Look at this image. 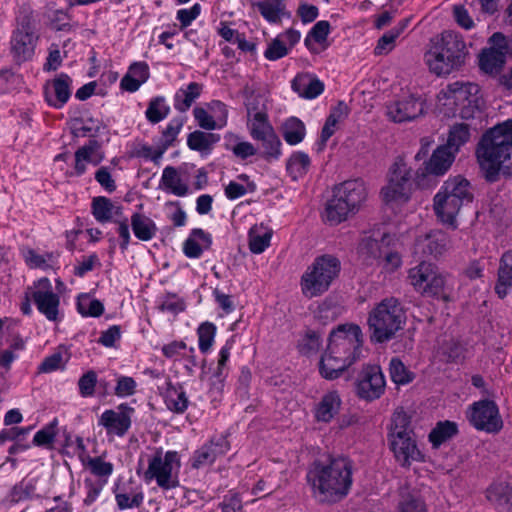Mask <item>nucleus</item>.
I'll list each match as a JSON object with an SVG mask.
<instances>
[{
  "label": "nucleus",
  "instance_id": "f257e3e1",
  "mask_svg": "<svg viewBox=\"0 0 512 512\" xmlns=\"http://www.w3.org/2000/svg\"><path fill=\"white\" fill-rule=\"evenodd\" d=\"M354 462L345 455L317 459L309 467L306 480L312 496L320 504H336L344 500L353 485Z\"/></svg>",
  "mask_w": 512,
  "mask_h": 512
},
{
  "label": "nucleus",
  "instance_id": "f03ea898",
  "mask_svg": "<svg viewBox=\"0 0 512 512\" xmlns=\"http://www.w3.org/2000/svg\"><path fill=\"white\" fill-rule=\"evenodd\" d=\"M363 334L357 324H340L328 337V345L322 353L318 370L322 378L336 380L362 357Z\"/></svg>",
  "mask_w": 512,
  "mask_h": 512
},
{
  "label": "nucleus",
  "instance_id": "7ed1b4c3",
  "mask_svg": "<svg viewBox=\"0 0 512 512\" xmlns=\"http://www.w3.org/2000/svg\"><path fill=\"white\" fill-rule=\"evenodd\" d=\"M476 156L488 182L499 178L500 170L512 175V119L488 129L481 137Z\"/></svg>",
  "mask_w": 512,
  "mask_h": 512
},
{
  "label": "nucleus",
  "instance_id": "20e7f679",
  "mask_svg": "<svg viewBox=\"0 0 512 512\" xmlns=\"http://www.w3.org/2000/svg\"><path fill=\"white\" fill-rule=\"evenodd\" d=\"M406 319V310L398 298L382 299L368 314L371 342L386 343L392 340L397 332L404 329Z\"/></svg>",
  "mask_w": 512,
  "mask_h": 512
},
{
  "label": "nucleus",
  "instance_id": "39448f33",
  "mask_svg": "<svg viewBox=\"0 0 512 512\" xmlns=\"http://www.w3.org/2000/svg\"><path fill=\"white\" fill-rule=\"evenodd\" d=\"M468 50L461 34L455 31H443L440 39L425 55L431 72L437 76L450 74L465 63Z\"/></svg>",
  "mask_w": 512,
  "mask_h": 512
},
{
  "label": "nucleus",
  "instance_id": "423d86ee",
  "mask_svg": "<svg viewBox=\"0 0 512 512\" xmlns=\"http://www.w3.org/2000/svg\"><path fill=\"white\" fill-rule=\"evenodd\" d=\"M474 198L470 182L461 175L447 179L434 196V211L447 224H453L461 207Z\"/></svg>",
  "mask_w": 512,
  "mask_h": 512
},
{
  "label": "nucleus",
  "instance_id": "0eeeda50",
  "mask_svg": "<svg viewBox=\"0 0 512 512\" xmlns=\"http://www.w3.org/2000/svg\"><path fill=\"white\" fill-rule=\"evenodd\" d=\"M342 270L340 259L333 254H322L313 260L301 276L303 295L309 299L326 293L339 278Z\"/></svg>",
  "mask_w": 512,
  "mask_h": 512
},
{
  "label": "nucleus",
  "instance_id": "6e6552de",
  "mask_svg": "<svg viewBox=\"0 0 512 512\" xmlns=\"http://www.w3.org/2000/svg\"><path fill=\"white\" fill-rule=\"evenodd\" d=\"M366 188L362 179L347 180L335 186L333 197L325 206V218L331 225L345 221L350 213H355L366 199Z\"/></svg>",
  "mask_w": 512,
  "mask_h": 512
},
{
  "label": "nucleus",
  "instance_id": "1a4fd4ad",
  "mask_svg": "<svg viewBox=\"0 0 512 512\" xmlns=\"http://www.w3.org/2000/svg\"><path fill=\"white\" fill-rule=\"evenodd\" d=\"M425 172L417 170L413 176V169L408 166L404 158L396 157L387 173V185L381 189V196L386 204L392 202H408L414 186L419 185V177Z\"/></svg>",
  "mask_w": 512,
  "mask_h": 512
},
{
  "label": "nucleus",
  "instance_id": "9d476101",
  "mask_svg": "<svg viewBox=\"0 0 512 512\" xmlns=\"http://www.w3.org/2000/svg\"><path fill=\"white\" fill-rule=\"evenodd\" d=\"M247 113L253 116L249 126L250 135L254 140L262 143L263 150L259 153L260 157L267 162L278 160L282 155V143L269 122L268 114L258 110L255 105L248 106Z\"/></svg>",
  "mask_w": 512,
  "mask_h": 512
},
{
  "label": "nucleus",
  "instance_id": "9b49d317",
  "mask_svg": "<svg viewBox=\"0 0 512 512\" xmlns=\"http://www.w3.org/2000/svg\"><path fill=\"white\" fill-rule=\"evenodd\" d=\"M408 279L414 289L423 295L444 301L449 300L445 292V277L435 264L421 261L417 266L409 269Z\"/></svg>",
  "mask_w": 512,
  "mask_h": 512
},
{
  "label": "nucleus",
  "instance_id": "f8f14e48",
  "mask_svg": "<svg viewBox=\"0 0 512 512\" xmlns=\"http://www.w3.org/2000/svg\"><path fill=\"white\" fill-rule=\"evenodd\" d=\"M488 44L478 55V65L485 74L499 77L506 63V56H510L512 37L495 32L489 37Z\"/></svg>",
  "mask_w": 512,
  "mask_h": 512
},
{
  "label": "nucleus",
  "instance_id": "ddd939ff",
  "mask_svg": "<svg viewBox=\"0 0 512 512\" xmlns=\"http://www.w3.org/2000/svg\"><path fill=\"white\" fill-rule=\"evenodd\" d=\"M180 467L181 461L177 451H167L162 457V451L157 450L149 460L144 479L147 482L155 479L157 485L164 490L173 489L179 486V480L177 477L172 478V473L174 468L178 471Z\"/></svg>",
  "mask_w": 512,
  "mask_h": 512
},
{
  "label": "nucleus",
  "instance_id": "4468645a",
  "mask_svg": "<svg viewBox=\"0 0 512 512\" xmlns=\"http://www.w3.org/2000/svg\"><path fill=\"white\" fill-rule=\"evenodd\" d=\"M466 419L477 431L497 434L503 428L499 407L494 400L481 399L473 402L466 410Z\"/></svg>",
  "mask_w": 512,
  "mask_h": 512
},
{
  "label": "nucleus",
  "instance_id": "2eb2a0df",
  "mask_svg": "<svg viewBox=\"0 0 512 512\" xmlns=\"http://www.w3.org/2000/svg\"><path fill=\"white\" fill-rule=\"evenodd\" d=\"M386 389V380L377 364H364L355 379V393L367 402L379 399Z\"/></svg>",
  "mask_w": 512,
  "mask_h": 512
},
{
  "label": "nucleus",
  "instance_id": "dca6fc26",
  "mask_svg": "<svg viewBox=\"0 0 512 512\" xmlns=\"http://www.w3.org/2000/svg\"><path fill=\"white\" fill-rule=\"evenodd\" d=\"M480 87L475 83L453 82L447 85L444 96L460 110L462 118L468 119L479 109L481 97Z\"/></svg>",
  "mask_w": 512,
  "mask_h": 512
},
{
  "label": "nucleus",
  "instance_id": "f3484780",
  "mask_svg": "<svg viewBox=\"0 0 512 512\" xmlns=\"http://www.w3.org/2000/svg\"><path fill=\"white\" fill-rule=\"evenodd\" d=\"M413 434H400V432H389L388 441L395 459L403 468H409L413 461L423 462L424 455L417 447Z\"/></svg>",
  "mask_w": 512,
  "mask_h": 512
},
{
  "label": "nucleus",
  "instance_id": "a211bd4d",
  "mask_svg": "<svg viewBox=\"0 0 512 512\" xmlns=\"http://www.w3.org/2000/svg\"><path fill=\"white\" fill-rule=\"evenodd\" d=\"M426 101L421 96H403L386 106L387 116L395 123L413 121L424 114Z\"/></svg>",
  "mask_w": 512,
  "mask_h": 512
},
{
  "label": "nucleus",
  "instance_id": "6ab92c4d",
  "mask_svg": "<svg viewBox=\"0 0 512 512\" xmlns=\"http://www.w3.org/2000/svg\"><path fill=\"white\" fill-rule=\"evenodd\" d=\"M451 239L447 232L435 229L418 236L414 243V254L434 259L444 255L450 248Z\"/></svg>",
  "mask_w": 512,
  "mask_h": 512
},
{
  "label": "nucleus",
  "instance_id": "aec40b11",
  "mask_svg": "<svg viewBox=\"0 0 512 512\" xmlns=\"http://www.w3.org/2000/svg\"><path fill=\"white\" fill-rule=\"evenodd\" d=\"M72 82V78L63 72L53 80L47 81L43 88V94L48 106L54 109L63 108L71 97Z\"/></svg>",
  "mask_w": 512,
  "mask_h": 512
},
{
  "label": "nucleus",
  "instance_id": "412c9836",
  "mask_svg": "<svg viewBox=\"0 0 512 512\" xmlns=\"http://www.w3.org/2000/svg\"><path fill=\"white\" fill-rule=\"evenodd\" d=\"M37 37L29 19H23L20 28H17L12 35L11 51L18 61H26L34 54Z\"/></svg>",
  "mask_w": 512,
  "mask_h": 512
},
{
  "label": "nucleus",
  "instance_id": "4be33fe9",
  "mask_svg": "<svg viewBox=\"0 0 512 512\" xmlns=\"http://www.w3.org/2000/svg\"><path fill=\"white\" fill-rule=\"evenodd\" d=\"M120 412H115L112 409L105 410L99 418L98 424L103 426L108 434H115L123 437L131 427V414L134 408L126 403L118 406Z\"/></svg>",
  "mask_w": 512,
  "mask_h": 512
},
{
  "label": "nucleus",
  "instance_id": "5701e85b",
  "mask_svg": "<svg viewBox=\"0 0 512 512\" xmlns=\"http://www.w3.org/2000/svg\"><path fill=\"white\" fill-rule=\"evenodd\" d=\"M230 450V444L226 437L212 438L195 450L191 458V467L200 469L212 465L218 457L224 456Z\"/></svg>",
  "mask_w": 512,
  "mask_h": 512
},
{
  "label": "nucleus",
  "instance_id": "b1692460",
  "mask_svg": "<svg viewBox=\"0 0 512 512\" xmlns=\"http://www.w3.org/2000/svg\"><path fill=\"white\" fill-rule=\"evenodd\" d=\"M485 495L497 512H512V485L509 482H492L486 489Z\"/></svg>",
  "mask_w": 512,
  "mask_h": 512
},
{
  "label": "nucleus",
  "instance_id": "393cba45",
  "mask_svg": "<svg viewBox=\"0 0 512 512\" xmlns=\"http://www.w3.org/2000/svg\"><path fill=\"white\" fill-rule=\"evenodd\" d=\"M211 246V234L201 228H194L183 243V253L188 258L198 259L202 256L203 250H208Z\"/></svg>",
  "mask_w": 512,
  "mask_h": 512
},
{
  "label": "nucleus",
  "instance_id": "a878e982",
  "mask_svg": "<svg viewBox=\"0 0 512 512\" xmlns=\"http://www.w3.org/2000/svg\"><path fill=\"white\" fill-rule=\"evenodd\" d=\"M455 153L446 145L439 146L433 151L429 161L425 162V174L444 175L454 162Z\"/></svg>",
  "mask_w": 512,
  "mask_h": 512
},
{
  "label": "nucleus",
  "instance_id": "bb28decb",
  "mask_svg": "<svg viewBox=\"0 0 512 512\" xmlns=\"http://www.w3.org/2000/svg\"><path fill=\"white\" fill-rule=\"evenodd\" d=\"M342 400L337 391L324 394L314 410V418L318 422L329 423L339 413Z\"/></svg>",
  "mask_w": 512,
  "mask_h": 512
},
{
  "label": "nucleus",
  "instance_id": "cd10ccee",
  "mask_svg": "<svg viewBox=\"0 0 512 512\" xmlns=\"http://www.w3.org/2000/svg\"><path fill=\"white\" fill-rule=\"evenodd\" d=\"M291 87L300 97L315 99L324 91V83L316 76L305 74L297 75L291 82Z\"/></svg>",
  "mask_w": 512,
  "mask_h": 512
},
{
  "label": "nucleus",
  "instance_id": "c85d7f7f",
  "mask_svg": "<svg viewBox=\"0 0 512 512\" xmlns=\"http://www.w3.org/2000/svg\"><path fill=\"white\" fill-rule=\"evenodd\" d=\"M495 293L504 299L512 290V250L505 251L499 262Z\"/></svg>",
  "mask_w": 512,
  "mask_h": 512
},
{
  "label": "nucleus",
  "instance_id": "c756f323",
  "mask_svg": "<svg viewBox=\"0 0 512 512\" xmlns=\"http://www.w3.org/2000/svg\"><path fill=\"white\" fill-rule=\"evenodd\" d=\"M38 311L49 321H56L59 314L60 297L53 291H33L31 294Z\"/></svg>",
  "mask_w": 512,
  "mask_h": 512
},
{
  "label": "nucleus",
  "instance_id": "7c9ffc66",
  "mask_svg": "<svg viewBox=\"0 0 512 512\" xmlns=\"http://www.w3.org/2000/svg\"><path fill=\"white\" fill-rule=\"evenodd\" d=\"M466 353V344L455 338L445 339L438 346L440 360L446 364H463Z\"/></svg>",
  "mask_w": 512,
  "mask_h": 512
},
{
  "label": "nucleus",
  "instance_id": "2f4dec72",
  "mask_svg": "<svg viewBox=\"0 0 512 512\" xmlns=\"http://www.w3.org/2000/svg\"><path fill=\"white\" fill-rule=\"evenodd\" d=\"M219 134L195 130L187 136V146L190 150L199 152L201 156L212 153L214 145L220 141Z\"/></svg>",
  "mask_w": 512,
  "mask_h": 512
},
{
  "label": "nucleus",
  "instance_id": "473e14b6",
  "mask_svg": "<svg viewBox=\"0 0 512 512\" xmlns=\"http://www.w3.org/2000/svg\"><path fill=\"white\" fill-rule=\"evenodd\" d=\"M164 402L168 410L175 414H183L189 404V398L182 384L169 382L164 395Z\"/></svg>",
  "mask_w": 512,
  "mask_h": 512
},
{
  "label": "nucleus",
  "instance_id": "72a5a7b5",
  "mask_svg": "<svg viewBox=\"0 0 512 512\" xmlns=\"http://www.w3.org/2000/svg\"><path fill=\"white\" fill-rule=\"evenodd\" d=\"M203 91V84L190 82L185 88H179L173 97V106L175 110L185 113L193 103L200 97Z\"/></svg>",
  "mask_w": 512,
  "mask_h": 512
},
{
  "label": "nucleus",
  "instance_id": "f704fd0d",
  "mask_svg": "<svg viewBox=\"0 0 512 512\" xmlns=\"http://www.w3.org/2000/svg\"><path fill=\"white\" fill-rule=\"evenodd\" d=\"M134 236L140 241L152 240L158 231L156 223L143 213L135 212L130 219Z\"/></svg>",
  "mask_w": 512,
  "mask_h": 512
},
{
  "label": "nucleus",
  "instance_id": "c9c22d12",
  "mask_svg": "<svg viewBox=\"0 0 512 512\" xmlns=\"http://www.w3.org/2000/svg\"><path fill=\"white\" fill-rule=\"evenodd\" d=\"M261 16L271 24L281 22L282 17H290L286 11L284 0L258 1L254 4Z\"/></svg>",
  "mask_w": 512,
  "mask_h": 512
},
{
  "label": "nucleus",
  "instance_id": "e433bc0d",
  "mask_svg": "<svg viewBox=\"0 0 512 512\" xmlns=\"http://www.w3.org/2000/svg\"><path fill=\"white\" fill-rule=\"evenodd\" d=\"M458 433L459 429L456 422L450 420L439 421L430 431L428 440L433 448L438 449L442 444L457 436Z\"/></svg>",
  "mask_w": 512,
  "mask_h": 512
},
{
  "label": "nucleus",
  "instance_id": "4c0bfd02",
  "mask_svg": "<svg viewBox=\"0 0 512 512\" xmlns=\"http://www.w3.org/2000/svg\"><path fill=\"white\" fill-rule=\"evenodd\" d=\"M224 148L231 151L233 155L241 160L257 155V148L248 141H241L240 136L232 132H228L224 136Z\"/></svg>",
  "mask_w": 512,
  "mask_h": 512
},
{
  "label": "nucleus",
  "instance_id": "58836bf2",
  "mask_svg": "<svg viewBox=\"0 0 512 512\" xmlns=\"http://www.w3.org/2000/svg\"><path fill=\"white\" fill-rule=\"evenodd\" d=\"M331 32V24L327 20H320L314 24V26L310 29L304 39L305 47L311 53H317V49L315 48L313 42L323 45V48H327L328 44L327 38Z\"/></svg>",
  "mask_w": 512,
  "mask_h": 512
},
{
  "label": "nucleus",
  "instance_id": "ea45409f",
  "mask_svg": "<svg viewBox=\"0 0 512 512\" xmlns=\"http://www.w3.org/2000/svg\"><path fill=\"white\" fill-rule=\"evenodd\" d=\"M281 133L287 144L297 145L305 138L306 126L302 120L292 116L282 124Z\"/></svg>",
  "mask_w": 512,
  "mask_h": 512
},
{
  "label": "nucleus",
  "instance_id": "a19ab883",
  "mask_svg": "<svg viewBox=\"0 0 512 512\" xmlns=\"http://www.w3.org/2000/svg\"><path fill=\"white\" fill-rule=\"evenodd\" d=\"M392 237L389 234H383L381 240L371 237L364 238L359 245V252L372 259H382L387 246H390Z\"/></svg>",
  "mask_w": 512,
  "mask_h": 512
},
{
  "label": "nucleus",
  "instance_id": "79ce46f5",
  "mask_svg": "<svg viewBox=\"0 0 512 512\" xmlns=\"http://www.w3.org/2000/svg\"><path fill=\"white\" fill-rule=\"evenodd\" d=\"M76 308L82 317L98 318L104 313V304L89 293H81L77 297Z\"/></svg>",
  "mask_w": 512,
  "mask_h": 512
},
{
  "label": "nucleus",
  "instance_id": "37998d69",
  "mask_svg": "<svg viewBox=\"0 0 512 512\" xmlns=\"http://www.w3.org/2000/svg\"><path fill=\"white\" fill-rule=\"evenodd\" d=\"M310 157L303 151H296L291 154L286 163V170L293 180L303 177L309 170Z\"/></svg>",
  "mask_w": 512,
  "mask_h": 512
},
{
  "label": "nucleus",
  "instance_id": "c03bdc74",
  "mask_svg": "<svg viewBox=\"0 0 512 512\" xmlns=\"http://www.w3.org/2000/svg\"><path fill=\"white\" fill-rule=\"evenodd\" d=\"M113 211L114 204L110 198L97 196L92 199L91 213L97 222L107 223L113 221Z\"/></svg>",
  "mask_w": 512,
  "mask_h": 512
},
{
  "label": "nucleus",
  "instance_id": "a18cd8bd",
  "mask_svg": "<svg viewBox=\"0 0 512 512\" xmlns=\"http://www.w3.org/2000/svg\"><path fill=\"white\" fill-rule=\"evenodd\" d=\"M170 114V106L164 96H155L150 99L145 111V117L151 124H157Z\"/></svg>",
  "mask_w": 512,
  "mask_h": 512
},
{
  "label": "nucleus",
  "instance_id": "49530a36",
  "mask_svg": "<svg viewBox=\"0 0 512 512\" xmlns=\"http://www.w3.org/2000/svg\"><path fill=\"white\" fill-rule=\"evenodd\" d=\"M161 183L176 196L183 197L188 193V186L181 182L177 169L173 166L164 168Z\"/></svg>",
  "mask_w": 512,
  "mask_h": 512
},
{
  "label": "nucleus",
  "instance_id": "de8ad7c7",
  "mask_svg": "<svg viewBox=\"0 0 512 512\" xmlns=\"http://www.w3.org/2000/svg\"><path fill=\"white\" fill-rule=\"evenodd\" d=\"M470 139V127L466 123H456L451 126L447 144L454 152H458L459 148Z\"/></svg>",
  "mask_w": 512,
  "mask_h": 512
},
{
  "label": "nucleus",
  "instance_id": "09e8293b",
  "mask_svg": "<svg viewBox=\"0 0 512 512\" xmlns=\"http://www.w3.org/2000/svg\"><path fill=\"white\" fill-rule=\"evenodd\" d=\"M389 372L391 380L396 385H407L415 378V374L411 372L397 357H393L390 360Z\"/></svg>",
  "mask_w": 512,
  "mask_h": 512
},
{
  "label": "nucleus",
  "instance_id": "8fccbe9b",
  "mask_svg": "<svg viewBox=\"0 0 512 512\" xmlns=\"http://www.w3.org/2000/svg\"><path fill=\"white\" fill-rule=\"evenodd\" d=\"M234 340L230 338L226 341L224 346L220 349L217 361V367L213 372V378L216 379V382L223 384L226 377L228 376V367L227 363L230 358V352L233 348Z\"/></svg>",
  "mask_w": 512,
  "mask_h": 512
},
{
  "label": "nucleus",
  "instance_id": "3c124183",
  "mask_svg": "<svg viewBox=\"0 0 512 512\" xmlns=\"http://www.w3.org/2000/svg\"><path fill=\"white\" fill-rule=\"evenodd\" d=\"M216 325L206 321L199 325L197 329L199 349L202 353H207L213 343L216 335Z\"/></svg>",
  "mask_w": 512,
  "mask_h": 512
},
{
  "label": "nucleus",
  "instance_id": "603ef678",
  "mask_svg": "<svg viewBox=\"0 0 512 512\" xmlns=\"http://www.w3.org/2000/svg\"><path fill=\"white\" fill-rule=\"evenodd\" d=\"M184 123L185 117H174L171 119L166 128L162 131V135L158 143L165 145L166 148L172 146L181 132Z\"/></svg>",
  "mask_w": 512,
  "mask_h": 512
},
{
  "label": "nucleus",
  "instance_id": "864d4df0",
  "mask_svg": "<svg viewBox=\"0 0 512 512\" xmlns=\"http://www.w3.org/2000/svg\"><path fill=\"white\" fill-rule=\"evenodd\" d=\"M158 309L162 312H169L173 315H178L185 311L186 304L184 299L180 298L177 294L167 292L163 297L161 304L158 306Z\"/></svg>",
  "mask_w": 512,
  "mask_h": 512
},
{
  "label": "nucleus",
  "instance_id": "5fc2aeb1",
  "mask_svg": "<svg viewBox=\"0 0 512 512\" xmlns=\"http://www.w3.org/2000/svg\"><path fill=\"white\" fill-rule=\"evenodd\" d=\"M36 489V484L33 480L21 481L15 484L10 491L11 501L18 503L27 499H31Z\"/></svg>",
  "mask_w": 512,
  "mask_h": 512
},
{
  "label": "nucleus",
  "instance_id": "6e6d98bb",
  "mask_svg": "<svg viewBox=\"0 0 512 512\" xmlns=\"http://www.w3.org/2000/svg\"><path fill=\"white\" fill-rule=\"evenodd\" d=\"M321 343V335L314 330H308L299 342L298 348L301 354L309 356L319 350Z\"/></svg>",
  "mask_w": 512,
  "mask_h": 512
},
{
  "label": "nucleus",
  "instance_id": "4d7b16f0",
  "mask_svg": "<svg viewBox=\"0 0 512 512\" xmlns=\"http://www.w3.org/2000/svg\"><path fill=\"white\" fill-rule=\"evenodd\" d=\"M79 394L83 398L92 397L98 384L97 373L94 370H88L78 380Z\"/></svg>",
  "mask_w": 512,
  "mask_h": 512
},
{
  "label": "nucleus",
  "instance_id": "13d9d810",
  "mask_svg": "<svg viewBox=\"0 0 512 512\" xmlns=\"http://www.w3.org/2000/svg\"><path fill=\"white\" fill-rule=\"evenodd\" d=\"M57 419H54L50 424L37 431L33 437V445L37 447H44L51 445L56 437Z\"/></svg>",
  "mask_w": 512,
  "mask_h": 512
},
{
  "label": "nucleus",
  "instance_id": "bf43d9fd",
  "mask_svg": "<svg viewBox=\"0 0 512 512\" xmlns=\"http://www.w3.org/2000/svg\"><path fill=\"white\" fill-rule=\"evenodd\" d=\"M21 253H22V256L24 258L26 265L30 269L47 270V269L52 268L51 264L46 263L45 256L38 254L32 248H24L21 250Z\"/></svg>",
  "mask_w": 512,
  "mask_h": 512
},
{
  "label": "nucleus",
  "instance_id": "052dcab7",
  "mask_svg": "<svg viewBox=\"0 0 512 512\" xmlns=\"http://www.w3.org/2000/svg\"><path fill=\"white\" fill-rule=\"evenodd\" d=\"M288 54L289 48L280 39V36H277L268 44L264 52V57L269 61H276Z\"/></svg>",
  "mask_w": 512,
  "mask_h": 512
},
{
  "label": "nucleus",
  "instance_id": "680f3d73",
  "mask_svg": "<svg viewBox=\"0 0 512 512\" xmlns=\"http://www.w3.org/2000/svg\"><path fill=\"white\" fill-rule=\"evenodd\" d=\"M389 432H400V434H414L411 428V418L404 411H396L392 417Z\"/></svg>",
  "mask_w": 512,
  "mask_h": 512
},
{
  "label": "nucleus",
  "instance_id": "e2e57ef3",
  "mask_svg": "<svg viewBox=\"0 0 512 512\" xmlns=\"http://www.w3.org/2000/svg\"><path fill=\"white\" fill-rule=\"evenodd\" d=\"M398 512H427L425 502L418 496L408 494L398 505Z\"/></svg>",
  "mask_w": 512,
  "mask_h": 512
},
{
  "label": "nucleus",
  "instance_id": "0e129e2a",
  "mask_svg": "<svg viewBox=\"0 0 512 512\" xmlns=\"http://www.w3.org/2000/svg\"><path fill=\"white\" fill-rule=\"evenodd\" d=\"M193 116L200 128L207 131L219 129V123L206 109L198 106L195 107L193 109Z\"/></svg>",
  "mask_w": 512,
  "mask_h": 512
},
{
  "label": "nucleus",
  "instance_id": "69168bd1",
  "mask_svg": "<svg viewBox=\"0 0 512 512\" xmlns=\"http://www.w3.org/2000/svg\"><path fill=\"white\" fill-rule=\"evenodd\" d=\"M115 500L119 510L138 508L143 503L144 494L142 491H139L130 498L127 493H115Z\"/></svg>",
  "mask_w": 512,
  "mask_h": 512
},
{
  "label": "nucleus",
  "instance_id": "338daca9",
  "mask_svg": "<svg viewBox=\"0 0 512 512\" xmlns=\"http://www.w3.org/2000/svg\"><path fill=\"white\" fill-rule=\"evenodd\" d=\"M88 467L92 474L98 477H109L113 472V464L104 461L101 457H89Z\"/></svg>",
  "mask_w": 512,
  "mask_h": 512
},
{
  "label": "nucleus",
  "instance_id": "774afa93",
  "mask_svg": "<svg viewBox=\"0 0 512 512\" xmlns=\"http://www.w3.org/2000/svg\"><path fill=\"white\" fill-rule=\"evenodd\" d=\"M201 6L199 3H195L189 9H179L176 14V19L180 22V29L184 30L200 15Z\"/></svg>",
  "mask_w": 512,
  "mask_h": 512
}]
</instances>
